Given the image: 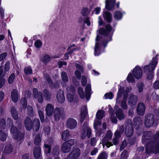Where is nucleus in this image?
Instances as JSON below:
<instances>
[{
    "mask_svg": "<svg viewBox=\"0 0 159 159\" xmlns=\"http://www.w3.org/2000/svg\"><path fill=\"white\" fill-rule=\"evenodd\" d=\"M80 154V151L79 148H75L69 154L67 157L69 159L77 158Z\"/></svg>",
    "mask_w": 159,
    "mask_h": 159,
    "instance_id": "4468645a",
    "label": "nucleus"
},
{
    "mask_svg": "<svg viewBox=\"0 0 159 159\" xmlns=\"http://www.w3.org/2000/svg\"><path fill=\"white\" fill-rule=\"evenodd\" d=\"M21 104L23 109H25L27 106V102L26 98H22L21 100Z\"/></svg>",
    "mask_w": 159,
    "mask_h": 159,
    "instance_id": "3c124183",
    "label": "nucleus"
},
{
    "mask_svg": "<svg viewBox=\"0 0 159 159\" xmlns=\"http://www.w3.org/2000/svg\"><path fill=\"white\" fill-rule=\"evenodd\" d=\"M121 136L120 134L117 133V132H115L114 133V137L112 139V144L115 145H116L119 143V138Z\"/></svg>",
    "mask_w": 159,
    "mask_h": 159,
    "instance_id": "f704fd0d",
    "label": "nucleus"
},
{
    "mask_svg": "<svg viewBox=\"0 0 159 159\" xmlns=\"http://www.w3.org/2000/svg\"><path fill=\"white\" fill-rule=\"evenodd\" d=\"M27 114L29 116L33 117L34 115V111L32 107L30 105L27 107Z\"/></svg>",
    "mask_w": 159,
    "mask_h": 159,
    "instance_id": "a19ab883",
    "label": "nucleus"
},
{
    "mask_svg": "<svg viewBox=\"0 0 159 159\" xmlns=\"http://www.w3.org/2000/svg\"><path fill=\"white\" fill-rule=\"evenodd\" d=\"M103 16L104 20L108 23H111L112 21V15L111 13L107 11H104Z\"/></svg>",
    "mask_w": 159,
    "mask_h": 159,
    "instance_id": "c756f323",
    "label": "nucleus"
},
{
    "mask_svg": "<svg viewBox=\"0 0 159 159\" xmlns=\"http://www.w3.org/2000/svg\"><path fill=\"white\" fill-rule=\"evenodd\" d=\"M6 120L3 118H2L0 120V127L2 129H4L6 126Z\"/></svg>",
    "mask_w": 159,
    "mask_h": 159,
    "instance_id": "e2e57ef3",
    "label": "nucleus"
},
{
    "mask_svg": "<svg viewBox=\"0 0 159 159\" xmlns=\"http://www.w3.org/2000/svg\"><path fill=\"white\" fill-rule=\"evenodd\" d=\"M122 15L121 13L119 11H116L114 13V17L117 20H120L122 17Z\"/></svg>",
    "mask_w": 159,
    "mask_h": 159,
    "instance_id": "09e8293b",
    "label": "nucleus"
},
{
    "mask_svg": "<svg viewBox=\"0 0 159 159\" xmlns=\"http://www.w3.org/2000/svg\"><path fill=\"white\" fill-rule=\"evenodd\" d=\"M11 111L13 118L15 120H17L18 118V113L17 111L13 107H11Z\"/></svg>",
    "mask_w": 159,
    "mask_h": 159,
    "instance_id": "e433bc0d",
    "label": "nucleus"
},
{
    "mask_svg": "<svg viewBox=\"0 0 159 159\" xmlns=\"http://www.w3.org/2000/svg\"><path fill=\"white\" fill-rule=\"evenodd\" d=\"M76 49V48H73L66 52L65 54V59H68L69 57V55L73 53L74 51Z\"/></svg>",
    "mask_w": 159,
    "mask_h": 159,
    "instance_id": "864d4df0",
    "label": "nucleus"
},
{
    "mask_svg": "<svg viewBox=\"0 0 159 159\" xmlns=\"http://www.w3.org/2000/svg\"><path fill=\"white\" fill-rule=\"evenodd\" d=\"M77 125V122L74 119L69 118L66 123V125L68 128L71 129H74Z\"/></svg>",
    "mask_w": 159,
    "mask_h": 159,
    "instance_id": "f3484780",
    "label": "nucleus"
},
{
    "mask_svg": "<svg viewBox=\"0 0 159 159\" xmlns=\"http://www.w3.org/2000/svg\"><path fill=\"white\" fill-rule=\"evenodd\" d=\"M127 80L129 82L134 83L135 82V80L131 73L128 75Z\"/></svg>",
    "mask_w": 159,
    "mask_h": 159,
    "instance_id": "4d7b16f0",
    "label": "nucleus"
},
{
    "mask_svg": "<svg viewBox=\"0 0 159 159\" xmlns=\"http://www.w3.org/2000/svg\"><path fill=\"white\" fill-rule=\"evenodd\" d=\"M15 75L14 73H12L9 76L8 79V82L9 84H11L13 82L15 78Z\"/></svg>",
    "mask_w": 159,
    "mask_h": 159,
    "instance_id": "5fc2aeb1",
    "label": "nucleus"
},
{
    "mask_svg": "<svg viewBox=\"0 0 159 159\" xmlns=\"http://www.w3.org/2000/svg\"><path fill=\"white\" fill-rule=\"evenodd\" d=\"M70 135L69 131L68 130H66L63 131L62 133V138L64 141L68 139Z\"/></svg>",
    "mask_w": 159,
    "mask_h": 159,
    "instance_id": "c9c22d12",
    "label": "nucleus"
},
{
    "mask_svg": "<svg viewBox=\"0 0 159 159\" xmlns=\"http://www.w3.org/2000/svg\"><path fill=\"white\" fill-rule=\"evenodd\" d=\"M125 127L123 125H121L119 128L118 130H116L115 132H117V133L120 134V136H121V135L124 132L125 130Z\"/></svg>",
    "mask_w": 159,
    "mask_h": 159,
    "instance_id": "13d9d810",
    "label": "nucleus"
},
{
    "mask_svg": "<svg viewBox=\"0 0 159 159\" xmlns=\"http://www.w3.org/2000/svg\"><path fill=\"white\" fill-rule=\"evenodd\" d=\"M33 95L34 98H37L38 101L40 103H42L43 101V98L42 93L40 92H38L36 88H34L33 89Z\"/></svg>",
    "mask_w": 159,
    "mask_h": 159,
    "instance_id": "9b49d317",
    "label": "nucleus"
},
{
    "mask_svg": "<svg viewBox=\"0 0 159 159\" xmlns=\"http://www.w3.org/2000/svg\"><path fill=\"white\" fill-rule=\"evenodd\" d=\"M126 91L125 90L124 93L123 99L120 103L121 107L124 110L126 109L127 108L126 101L127 98V93L130 92V90L127 91V92H126Z\"/></svg>",
    "mask_w": 159,
    "mask_h": 159,
    "instance_id": "4be33fe9",
    "label": "nucleus"
},
{
    "mask_svg": "<svg viewBox=\"0 0 159 159\" xmlns=\"http://www.w3.org/2000/svg\"><path fill=\"white\" fill-rule=\"evenodd\" d=\"M87 114V109L86 106H82L81 109L80 122L82 123L85 118Z\"/></svg>",
    "mask_w": 159,
    "mask_h": 159,
    "instance_id": "5701e85b",
    "label": "nucleus"
},
{
    "mask_svg": "<svg viewBox=\"0 0 159 159\" xmlns=\"http://www.w3.org/2000/svg\"><path fill=\"white\" fill-rule=\"evenodd\" d=\"M153 87L155 89H159V80H157L154 82Z\"/></svg>",
    "mask_w": 159,
    "mask_h": 159,
    "instance_id": "338daca9",
    "label": "nucleus"
},
{
    "mask_svg": "<svg viewBox=\"0 0 159 159\" xmlns=\"http://www.w3.org/2000/svg\"><path fill=\"white\" fill-rule=\"evenodd\" d=\"M32 121L30 118L26 117L24 120V125L26 129L30 131L32 129Z\"/></svg>",
    "mask_w": 159,
    "mask_h": 159,
    "instance_id": "6ab92c4d",
    "label": "nucleus"
},
{
    "mask_svg": "<svg viewBox=\"0 0 159 159\" xmlns=\"http://www.w3.org/2000/svg\"><path fill=\"white\" fill-rule=\"evenodd\" d=\"M145 107L144 104L141 102L139 103L137 107V114L140 116H143L145 112Z\"/></svg>",
    "mask_w": 159,
    "mask_h": 159,
    "instance_id": "2eb2a0df",
    "label": "nucleus"
},
{
    "mask_svg": "<svg viewBox=\"0 0 159 159\" xmlns=\"http://www.w3.org/2000/svg\"><path fill=\"white\" fill-rule=\"evenodd\" d=\"M45 79L48 82L50 87L52 89H58L60 86V83L58 81H56L53 83L52 80L48 75H46L45 76Z\"/></svg>",
    "mask_w": 159,
    "mask_h": 159,
    "instance_id": "9d476101",
    "label": "nucleus"
},
{
    "mask_svg": "<svg viewBox=\"0 0 159 159\" xmlns=\"http://www.w3.org/2000/svg\"><path fill=\"white\" fill-rule=\"evenodd\" d=\"M61 77L62 81L65 83L67 82L68 81V78L66 72L62 71L61 73Z\"/></svg>",
    "mask_w": 159,
    "mask_h": 159,
    "instance_id": "79ce46f5",
    "label": "nucleus"
},
{
    "mask_svg": "<svg viewBox=\"0 0 159 159\" xmlns=\"http://www.w3.org/2000/svg\"><path fill=\"white\" fill-rule=\"evenodd\" d=\"M10 63L9 61L6 62L4 65V72L6 74L7 72L8 71L10 70Z\"/></svg>",
    "mask_w": 159,
    "mask_h": 159,
    "instance_id": "6e6d98bb",
    "label": "nucleus"
},
{
    "mask_svg": "<svg viewBox=\"0 0 159 159\" xmlns=\"http://www.w3.org/2000/svg\"><path fill=\"white\" fill-rule=\"evenodd\" d=\"M11 133L14 139L17 140L19 142V144H20L23 140L24 138L23 134L19 132L17 128L14 126H12L10 129Z\"/></svg>",
    "mask_w": 159,
    "mask_h": 159,
    "instance_id": "20e7f679",
    "label": "nucleus"
},
{
    "mask_svg": "<svg viewBox=\"0 0 159 159\" xmlns=\"http://www.w3.org/2000/svg\"><path fill=\"white\" fill-rule=\"evenodd\" d=\"M116 0H106V8L108 10H113L114 8Z\"/></svg>",
    "mask_w": 159,
    "mask_h": 159,
    "instance_id": "aec40b11",
    "label": "nucleus"
},
{
    "mask_svg": "<svg viewBox=\"0 0 159 159\" xmlns=\"http://www.w3.org/2000/svg\"><path fill=\"white\" fill-rule=\"evenodd\" d=\"M107 154L105 152H103L98 156L97 159H107Z\"/></svg>",
    "mask_w": 159,
    "mask_h": 159,
    "instance_id": "8fccbe9b",
    "label": "nucleus"
},
{
    "mask_svg": "<svg viewBox=\"0 0 159 159\" xmlns=\"http://www.w3.org/2000/svg\"><path fill=\"white\" fill-rule=\"evenodd\" d=\"M98 119H97L94 121V128L96 129H97L96 127L98 125H101L102 123L101 120L99 119L98 120Z\"/></svg>",
    "mask_w": 159,
    "mask_h": 159,
    "instance_id": "69168bd1",
    "label": "nucleus"
},
{
    "mask_svg": "<svg viewBox=\"0 0 159 159\" xmlns=\"http://www.w3.org/2000/svg\"><path fill=\"white\" fill-rule=\"evenodd\" d=\"M60 152V149L59 147L57 145H54L52 149V153L55 157L58 156L59 155Z\"/></svg>",
    "mask_w": 159,
    "mask_h": 159,
    "instance_id": "4c0bfd02",
    "label": "nucleus"
},
{
    "mask_svg": "<svg viewBox=\"0 0 159 159\" xmlns=\"http://www.w3.org/2000/svg\"><path fill=\"white\" fill-rule=\"evenodd\" d=\"M53 115L55 120L56 121L59 120L61 117L65 115L64 109L62 107H56L54 110Z\"/></svg>",
    "mask_w": 159,
    "mask_h": 159,
    "instance_id": "6e6552de",
    "label": "nucleus"
},
{
    "mask_svg": "<svg viewBox=\"0 0 159 159\" xmlns=\"http://www.w3.org/2000/svg\"><path fill=\"white\" fill-rule=\"evenodd\" d=\"M87 123L85 122L84 123L82 127L83 132L81 134V138L84 140L86 137V134L88 138H89L91 135V129L90 128L87 126Z\"/></svg>",
    "mask_w": 159,
    "mask_h": 159,
    "instance_id": "39448f33",
    "label": "nucleus"
},
{
    "mask_svg": "<svg viewBox=\"0 0 159 159\" xmlns=\"http://www.w3.org/2000/svg\"><path fill=\"white\" fill-rule=\"evenodd\" d=\"M46 114L48 116H52L54 111V108L52 105L50 104H48L46 108Z\"/></svg>",
    "mask_w": 159,
    "mask_h": 159,
    "instance_id": "a878e982",
    "label": "nucleus"
},
{
    "mask_svg": "<svg viewBox=\"0 0 159 159\" xmlns=\"http://www.w3.org/2000/svg\"><path fill=\"white\" fill-rule=\"evenodd\" d=\"M136 138L135 137H134L132 138L128 139V140L129 143L130 144H134L136 141Z\"/></svg>",
    "mask_w": 159,
    "mask_h": 159,
    "instance_id": "774afa93",
    "label": "nucleus"
},
{
    "mask_svg": "<svg viewBox=\"0 0 159 159\" xmlns=\"http://www.w3.org/2000/svg\"><path fill=\"white\" fill-rule=\"evenodd\" d=\"M40 126V121L38 118H35L32 120V128L34 131H38L39 130Z\"/></svg>",
    "mask_w": 159,
    "mask_h": 159,
    "instance_id": "a211bd4d",
    "label": "nucleus"
},
{
    "mask_svg": "<svg viewBox=\"0 0 159 159\" xmlns=\"http://www.w3.org/2000/svg\"><path fill=\"white\" fill-rule=\"evenodd\" d=\"M134 123L137 128L140 127L142 125V121L140 117H138L134 119Z\"/></svg>",
    "mask_w": 159,
    "mask_h": 159,
    "instance_id": "473e14b6",
    "label": "nucleus"
},
{
    "mask_svg": "<svg viewBox=\"0 0 159 159\" xmlns=\"http://www.w3.org/2000/svg\"><path fill=\"white\" fill-rule=\"evenodd\" d=\"M24 71L26 75L31 74L32 73V69L30 67H25L24 69Z\"/></svg>",
    "mask_w": 159,
    "mask_h": 159,
    "instance_id": "603ef678",
    "label": "nucleus"
},
{
    "mask_svg": "<svg viewBox=\"0 0 159 159\" xmlns=\"http://www.w3.org/2000/svg\"><path fill=\"white\" fill-rule=\"evenodd\" d=\"M71 147L66 143L64 142L61 146V148L63 153L69 152L70 151Z\"/></svg>",
    "mask_w": 159,
    "mask_h": 159,
    "instance_id": "72a5a7b5",
    "label": "nucleus"
},
{
    "mask_svg": "<svg viewBox=\"0 0 159 159\" xmlns=\"http://www.w3.org/2000/svg\"><path fill=\"white\" fill-rule=\"evenodd\" d=\"M53 142L52 140L51 139H49L47 143L44 144V148L47 153H50L51 152V146L53 144Z\"/></svg>",
    "mask_w": 159,
    "mask_h": 159,
    "instance_id": "cd10ccee",
    "label": "nucleus"
},
{
    "mask_svg": "<svg viewBox=\"0 0 159 159\" xmlns=\"http://www.w3.org/2000/svg\"><path fill=\"white\" fill-rule=\"evenodd\" d=\"M44 97L46 100L49 101L51 99V94L48 90L45 89L43 90Z\"/></svg>",
    "mask_w": 159,
    "mask_h": 159,
    "instance_id": "ea45409f",
    "label": "nucleus"
},
{
    "mask_svg": "<svg viewBox=\"0 0 159 159\" xmlns=\"http://www.w3.org/2000/svg\"><path fill=\"white\" fill-rule=\"evenodd\" d=\"M100 48L99 43L98 42H96L94 48V54L95 56H98L100 54Z\"/></svg>",
    "mask_w": 159,
    "mask_h": 159,
    "instance_id": "37998d69",
    "label": "nucleus"
},
{
    "mask_svg": "<svg viewBox=\"0 0 159 159\" xmlns=\"http://www.w3.org/2000/svg\"><path fill=\"white\" fill-rule=\"evenodd\" d=\"M8 134L2 130H0V140L2 142L6 141Z\"/></svg>",
    "mask_w": 159,
    "mask_h": 159,
    "instance_id": "58836bf2",
    "label": "nucleus"
},
{
    "mask_svg": "<svg viewBox=\"0 0 159 159\" xmlns=\"http://www.w3.org/2000/svg\"><path fill=\"white\" fill-rule=\"evenodd\" d=\"M138 98L137 96L134 95H131L129 98V105L132 106L135 105L138 101Z\"/></svg>",
    "mask_w": 159,
    "mask_h": 159,
    "instance_id": "393cba45",
    "label": "nucleus"
},
{
    "mask_svg": "<svg viewBox=\"0 0 159 159\" xmlns=\"http://www.w3.org/2000/svg\"><path fill=\"white\" fill-rule=\"evenodd\" d=\"M124 90V88H122L120 87L119 89L118 92L117 94V96L116 98V102L119 103L120 101H119L118 99L121 97L122 94V93Z\"/></svg>",
    "mask_w": 159,
    "mask_h": 159,
    "instance_id": "49530a36",
    "label": "nucleus"
},
{
    "mask_svg": "<svg viewBox=\"0 0 159 159\" xmlns=\"http://www.w3.org/2000/svg\"><path fill=\"white\" fill-rule=\"evenodd\" d=\"M41 148L39 146H36L34 147L33 154L34 157L36 159L39 158L41 154Z\"/></svg>",
    "mask_w": 159,
    "mask_h": 159,
    "instance_id": "7c9ffc66",
    "label": "nucleus"
},
{
    "mask_svg": "<svg viewBox=\"0 0 159 159\" xmlns=\"http://www.w3.org/2000/svg\"><path fill=\"white\" fill-rule=\"evenodd\" d=\"M41 141V137L40 134H37L34 139V143L35 145H39Z\"/></svg>",
    "mask_w": 159,
    "mask_h": 159,
    "instance_id": "de8ad7c7",
    "label": "nucleus"
},
{
    "mask_svg": "<svg viewBox=\"0 0 159 159\" xmlns=\"http://www.w3.org/2000/svg\"><path fill=\"white\" fill-rule=\"evenodd\" d=\"M133 74L135 78L140 79L142 75V70L140 67L136 66L133 70Z\"/></svg>",
    "mask_w": 159,
    "mask_h": 159,
    "instance_id": "dca6fc26",
    "label": "nucleus"
},
{
    "mask_svg": "<svg viewBox=\"0 0 159 159\" xmlns=\"http://www.w3.org/2000/svg\"><path fill=\"white\" fill-rule=\"evenodd\" d=\"M33 95L34 98H37L38 101L40 103H42L43 101V98L42 93L40 92H38L36 88H34L33 89Z\"/></svg>",
    "mask_w": 159,
    "mask_h": 159,
    "instance_id": "f8f14e48",
    "label": "nucleus"
},
{
    "mask_svg": "<svg viewBox=\"0 0 159 159\" xmlns=\"http://www.w3.org/2000/svg\"><path fill=\"white\" fill-rule=\"evenodd\" d=\"M152 135L151 131H147L144 133L142 137V143H147L145 148V152L147 154L159 153V131L150 139Z\"/></svg>",
    "mask_w": 159,
    "mask_h": 159,
    "instance_id": "f257e3e1",
    "label": "nucleus"
},
{
    "mask_svg": "<svg viewBox=\"0 0 159 159\" xmlns=\"http://www.w3.org/2000/svg\"><path fill=\"white\" fill-rule=\"evenodd\" d=\"M11 96L13 102H17L19 98V96L16 89H13L11 93Z\"/></svg>",
    "mask_w": 159,
    "mask_h": 159,
    "instance_id": "c85d7f7f",
    "label": "nucleus"
},
{
    "mask_svg": "<svg viewBox=\"0 0 159 159\" xmlns=\"http://www.w3.org/2000/svg\"><path fill=\"white\" fill-rule=\"evenodd\" d=\"M38 113L39 114V116L41 120V122L42 123H43L44 122V116L43 112L41 110H39L38 111Z\"/></svg>",
    "mask_w": 159,
    "mask_h": 159,
    "instance_id": "680f3d73",
    "label": "nucleus"
},
{
    "mask_svg": "<svg viewBox=\"0 0 159 159\" xmlns=\"http://www.w3.org/2000/svg\"><path fill=\"white\" fill-rule=\"evenodd\" d=\"M42 60L45 63L49 62L50 60V59L48 55H45L43 57Z\"/></svg>",
    "mask_w": 159,
    "mask_h": 159,
    "instance_id": "052dcab7",
    "label": "nucleus"
},
{
    "mask_svg": "<svg viewBox=\"0 0 159 159\" xmlns=\"http://www.w3.org/2000/svg\"><path fill=\"white\" fill-rule=\"evenodd\" d=\"M56 98L59 102L61 103L64 102L65 100L64 91L62 90H59L57 94Z\"/></svg>",
    "mask_w": 159,
    "mask_h": 159,
    "instance_id": "412c9836",
    "label": "nucleus"
},
{
    "mask_svg": "<svg viewBox=\"0 0 159 159\" xmlns=\"http://www.w3.org/2000/svg\"><path fill=\"white\" fill-rule=\"evenodd\" d=\"M78 91L80 97L82 99L84 98L85 96L82 88L80 87L78 88Z\"/></svg>",
    "mask_w": 159,
    "mask_h": 159,
    "instance_id": "bf43d9fd",
    "label": "nucleus"
},
{
    "mask_svg": "<svg viewBox=\"0 0 159 159\" xmlns=\"http://www.w3.org/2000/svg\"><path fill=\"white\" fill-rule=\"evenodd\" d=\"M144 124L147 127H150L154 124L155 122V118L152 114H148L145 116Z\"/></svg>",
    "mask_w": 159,
    "mask_h": 159,
    "instance_id": "423d86ee",
    "label": "nucleus"
},
{
    "mask_svg": "<svg viewBox=\"0 0 159 159\" xmlns=\"http://www.w3.org/2000/svg\"><path fill=\"white\" fill-rule=\"evenodd\" d=\"M106 30L103 28H100L99 30V33L103 36L97 35L96 41H100L101 44L105 47L108 42L111 40L112 36L109 34L110 32L111 31L112 27L109 24L106 25Z\"/></svg>",
    "mask_w": 159,
    "mask_h": 159,
    "instance_id": "f03ea898",
    "label": "nucleus"
},
{
    "mask_svg": "<svg viewBox=\"0 0 159 159\" xmlns=\"http://www.w3.org/2000/svg\"><path fill=\"white\" fill-rule=\"evenodd\" d=\"M128 122L126 125L125 133L126 136L128 137H131L133 134L134 131V128L131 123V121L129 119L127 120Z\"/></svg>",
    "mask_w": 159,
    "mask_h": 159,
    "instance_id": "1a4fd4ad",
    "label": "nucleus"
},
{
    "mask_svg": "<svg viewBox=\"0 0 159 159\" xmlns=\"http://www.w3.org/2000/svg\"><path fill=\"white\" fill-rule=\"evenodd\" d=\"M97 119L100 120L102 119L104 116V111L103 110H99L96 114Z\"/></svg>",
    "mask_w": 159,
    "mask_h": 159,
    "instance_id": "a18cd8bd",
    "label": "nucleus"
},
{
    "mask_svg": "<svg viewBox=\"0 0 159 159\" xmlns=\"http://www.w3.org/2000/svg\"><path fill=\"white\" fill-rule=\"evenodd\" d=\"M129 155V152L126 150H124L120 155V159H127Z\"/></svg>",
    "mask_w": 159,
    "mask_h": 159,
    "instance_id": "c03bdc74",
    "label": "nucleus"
},
{
    "mask_svg": "<svg viewBox=\"0 0 159 159\" xmlns=\"http://www.w3.org/2000/svg\"><path fill=\"white\" fill-rule=\"evenodd\" d=\"M143 83H140L138 84V87L139 92L141 93L142 92L143 89Z\"/></svg>",
    "mask_w": 159,
    "mask_h": 159,
    "instance_id": "0e129e2a",
    "label": "nucleus"
},
{
    "mask_svg": "<svg viewBox=\"0 0 159 159\" xmlns=\"http://www.w3.org/2000/svg\"><path fill=\"white\" fill-rule=\"evenodd\" d=\"M112 136V134L111 131L109 130H107L102 140L103 146L105 145L107 148H109L113 145L112 143L109 142V140L111 139Z\"/></svg>",
    "mask_w": 159,
    "mask_h": 159,
    "instance_id": "0eeeda50",
    "label": "nucleus"
},
{
    "mask_svg": "<svg viewBox=\"0 0 159 159\" xmlns=\"http://www.w3.org/2000/svg\"><path fill=\"white\" fill-rule=\"evenodd\" d=\"M115 114L116 117L120 120H124L125 118V115L123 110L120 108H118L116 111Z\"/></svg>",
    "mask_w": 159,
    "mask_h": 159,
    "instance_id": "b1692460",
    "label": "nucleus"
},
{
    "mask_svg": "<svg viewBox=\"0 0 159 159\" xmlns=\"http://www.w3.org/2000/svg\"><path fill=\"white\" fill-rule=\"evenodd\" d=\"M13 151V145L10 143H7L5 147L3 153L6 154H9Z\"/></svg>",
    "mask_w": 159,
    "mask_h": 159,
    "instance_id": "bb28decb",
    "label": "nucleus"
},
{
    "mask_svg": "<svg viewBox=\"0 0 159 159\" xmlns=\"http://www.w3.org/2000/svg\"><path fill=\"white\" fill-rule=\"evenodd\" d=\"M157 55L152 58L150 64L144 66V71L147 75V77L148 80H150L153 76V71L157 64Z\"/></svg>",
    "mask_w": 159,
    "mask_h": 159,
    "instance_id": "7ed1b4c3",
    "label": "nucleus"
},
{
    "mask_svg": "<svg viewBox=\"0 0 159 159\" xmlns=\"http://www.w3.org/2000/svg\"><path fill=\"white\" fill-rule=\"evenodd\" d=\"M85 91L86 98L88 100L89 99L91 95V85L90 84H88L87 85L85 88Z\"/></svg>",
    "mask_w": 159,
    "mask_h": 159,
    "instance_id": "2f4dec72",
    "label": "nucleus"
},
{
    "mask_svg": "<svg viewBox=\"0 0 159 159\" xmlns=\"http://www.w3.org/2000/svg\"><path fill=\"white\" fill-rule=\"evenodd\" d=\"M33 95L34 98H37L38 101L40 103H42L43 101V98L42 93L40 92H38L36 88H34L33 89Z\"/></svg>",
    "mask_w": 159,
    "mask_h": 159,
    "instance_id": "ddd939ff",
    "label": "nucleus"
}]
</instances>
